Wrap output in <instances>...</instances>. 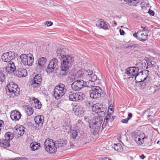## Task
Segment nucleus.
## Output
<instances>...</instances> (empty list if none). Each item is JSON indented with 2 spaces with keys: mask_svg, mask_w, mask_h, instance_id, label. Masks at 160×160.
Returning a JSON list of instances; mask_svg holds the SVG:
<instances>
[{
  "mask_svg": "<svg viewBox=\"0 0 160 160\" xmlns=\"http://www.w3.org/2000/svg\"><path fill=\"white\" fill-rule=\"evenodd\" d=\"M82 124L83 122L82 121L80 120H79L78 121V123L77 124V127H79L80 128L81 126L82 125Z\"/></svg>",
  "mask_w": 160,
  "mask_h": 160,
  "instance_id": "obj_46",
  "label": "nucleus"
},
{
  "mask_svg": "<svg viewBox=\"0 0 160 160\" xmlns=\"http://www.w3.org/2000/svg\"><path fill=\"white\" fill-rule=\"evenodd\" d=\"M61 71L60 72V75L62 77H64L68 74L69 67L65 66L64 67V66L62 65L61 66Z\"/></svg>",
  "mask_w": 160,
  "mask_h": 160,
  "instance_id": "obj_28",
  "label": "nucleus"
},
{
  "mask_svg": "<svg viewBox=\"0 0 160 160\" xmlns=\"http://www.w3.org/2000/svg\"><path fill=\"white\" fill-rule=\"evenodd\" d=\"M77 102L82 101L85 97V94L81 92H78Z\"/></svg>",
  "mask_w": 160,
  "mask_h": 160,
  "instance_id": "obj_37",
  "label": "nucleus"
},
{
  "mask_svg": "<svg viewBox=\"0 0 160 160\" xmlns=\"http://www.w3.org/2000/svg\"><path fill=\"white\" fill-rule=\"evenodd\" d=\"M7 88L8 92L7 93V94L10 97L14 98L15 96H18L19 94L20 89L18 86L15 84L13 82H11L8 84ZM6 91L7 89L6 88Z\"/></svg>",
  "mask_w": 160,
  "mask_h": 160,
  "instance_id": "obj_3",
  "label": "nucleus"
},
{
  "mask_svg": "<svg viewBox=\"0 0 160 160\" xmlns=\"http://www.w3.org/2000/svg\"><path fill=\"white\" fill-rule=\"evenodd\" d=\"M148 13L151 16H154V12L150 9L149 10Z\"/></svg>",
  "mask_w": 160,
  "mask_h": 160,
  "instance_id": "obj_50",
  "label": "nucleus"
},
{
  "mask_svg": "<svg viewBox=\"0 0 160 160\" xmlns=\"http://www.w3.org/2000/svg\"><path fill=\"white\" fill-rule=\"evenodd\" d=\"M40 147V143L35 142H32L30 144V147L32 151L37 150Z\"/></svg>",
  "mask_w": 160,
  "mask_h": 160,
  "instance_id": "obj_33",
  "label": "nucleus"
},
{
  "mask_svg": "<svg viewBox=\"0 0 160 160\" xmlns=\"http://www.w3.org/2000/svg\"><path fill=\"white\" fill-rule=\"evenodd\" d=\"M99 160H111L108 158H104L99 159Z\"/></svg>",
  "mask_w": 160,
  "mask_h": 160,
  "instance_id": "obj_58",
  "label": "nucleus"
},
{
  "mask_svg": "<svg viewBox=\"0 0 160 160\" xmlns=\"http://www.w3.org/2000/svg\"><path fill=\"white\" fill-rule=\"evenodd\" d=\"M114 24L115 25H117V23L115 21H114Z\"/></svg>",
  "mask_w": 160,
  "mask_h": 160,
  "instance_id": "obj_63",
  "label": "nucleus"
},
{
  "mask_svg": "<svg viewBox=\"0 0 160 160\" xmlns=\"http://www.w3.org/2000/svg\"><path fill=\"white\" fill-rule=\"evenodd\" d=\"M34 120L37 124L42 125L44 120V117L42 115H38L35 117Z\"/></svg>",
  "mask_w": 160,
  "mask_h": 160,
  "instance_id": "obj_26",
  "label": "nucleus"
},
{
  "mask_svg": "<svg viewBox=\"0 0 160 160\" xmlns=\"http://www.w3.org/2000/svg\"><path fill=\"white\" fill-rule=\"evenodd\" d=\"M160 89V82H158L157 85L151 86L149 89L148 92L152 93H154Z\"/></svg>",
  "mask_w": 160,
  "mask_h": 160,
  "instance_id": "obj_24",
  "label": "nucleus"
},
{
  "mask_svg": "<svg viewBox=\"0 0 160 160\" xmlns=\"http://www.w3.org/2000/svg\"><path fill=\"white\" fill-rule=\"evenodd\" d=\"M47 59L42 57L39 58L38 60V64L41 68H43L47 61Z\"/></svg>",
  "mask_w": 160,
  "mask_h": 160,
  "instance_id": "obj_29",
  "label": "nucleus"
},
{
  "mask_svg": "<svg viewBox=\"0 0 160 160\" xmlns=\"http://www.w3.org/2000/svg\"><path fill=\"white\" fill-rule=\"evenodd\" d=\"M73 110L75 115L79 117L83 115L85 110L84 108L82 106L77 105L74 106Z\"/></svg>",
  "mask_w": 160,
  "mask_h": 160,
  "instance_id": "obj_16",
  "label": "nucleus"
},
{
  "mask_svg": "<svg viewBox=\"0 0 160 160\" xmlns=\"http://www.w3.org/2000/svg\"><path fill=\"white\" fill-rule=\"evenodd\" d=\"M128 119L127 118L125 119H123L121 121V122L123 123H127L128 122Z\"/></svg>",
  "mask_w": 160,
  "mask_h": 160,
  "instance_id": "obj_53",
  "label": "nucleus"
},
{
  "mask_svg": "<svg viewBox=\"0 0 160 160\" xmlns=\"http://www.w3.org/2000/svg\"><path fill=\"white\" fill-rule=\"evenodd\" d=\"M141 28L143 29L142 31H146L147 32H148V27L145 26L144 25L141 26Z\"/></svg>",
  "mask_w": 160,
  "mask_h": 160,
  "instance_id": "obj_49",
  "label": "nucleus"
},
{
  "mask_svg": "<svg viewBox=\"0 0 160 160\" xmlns=\"http://www.w3.org/2000/svg\"><path fill=\"white\" fill-rule=\"evenodd\" d=\"M33 100L34 104L33 106L35 107L36 108L39 109L41 108L42 106V104L41 102L38 100L37 98H34Z\"/></svg>",
  "mask_w": 160,
  "mask_h": 160,
  "instance_id": "obj_36",
  "label": "nucleus"
},
{
  "mask_svg": "<svg viewBox=\"0 0 160 160\" xmlns=\"http://www.w3.org/2000/svg\"><path fill=\"white\" fill-rule=\"evenodd\" d=\"M45 148L46 150L50 154H52L56 152V148L55 141L52 139L48 138L44 142Z\"/></svg>",
  "mask_w": 160,
  "mask_h": 160,
  "instance_id": "obj_5",
  "label": "nucleus"
},
{
  "mask_svg": "<svg viewBox=\"0 0 160 160\" xmlns=\"http://www.w3.org/2000/svg\"><path fill=\"white\" fill-rule=\"evenodd\" d=\"M150 77H148L147 76L144 78L143 80L141 79L140 81H139L137 80L136 79V80H135L136 82L137 83L138 82H139L140 85L144 88L145 86H146L147 85H149L150 84L149 83V82L150 81Z\"/></svg>",
  "mask_w": 160,
  "mask_h": 160,
  "instance_id": "obj_23",
  "label": "nucleus"
},
{
  "mask_svg": "<svg viewBox=\"0 0 160 160\" xmlns=\"http://www.w3.org/2000/svg\"><path fill=\"white\" fill-rule=\"evenodd\" d=\"M14 138L13 133L11 132H7L4 135V138L9 140L10 142Z\"/></svg>",
  "mask_w": 160,
  "mask_h": 160,
  "instance_id": "obj_31",
  "label": "nucleus"
},
{
  "mask_svg": "<svg viewBox=\"0 0 160 160\" xmlns=\"http://www.w3.org/2000/svg\"><path fill=\"white\" fill-rule=\"evenodd\" d=\"M71 137L73 139H75L77 137L78 132L76 130H73L71 131Z\"/></svg>",
  "mask_w": 160,
  "mask_h": 160,
  "instance_id": "obj_43",
  "label": "nucleus"
},
{
  "mask_svg": "<svg viewBox=\"0 0 160 160\" xmlns=\"http://www.w3.org/2000/svg\"><path fill=\"white\" fill-rule=\"evenodd\" d=\"M61 65L68 67H71L73 62L74 61V58L71 55H65L60 59Z\"/></svg>",
  "mask_w": 160,
  "mask_h": 160,
  "instance_id": "obj_11",
  "label": "nucleus"
},
{
  "mask_svg": "<svg viewBox=\"0 0 160 160\" xmlns=\"http://www.w3.org/2000/svg\"><path fill=\"white\" fill-rule=\"evenodd\" d=\"M108 122L109 121L104 119V121L103 122V123H102V129H103L104 128H105L106 127L107 125V124L108 123Z\"/></svg>",
  "mask_w": 160,
  "mask_h": 160,
  "instance_id": "obj_44",
  "label": "nucleus"
},
{
  "mask_svg": "<svg viewBox=\"0 0 160 160\" xmlns=\"http://www.w3.org/2000/svg\"><path fill=\"white\" fill-rule=\"evenodd\" d=\"M141 135L140 134V132L138 131L134 132L132 135V137L133 138L134 140L136 138H137V137H138Z\"/></svg>",
  "mask_w": 160,
  "mask_h": 160,
  "instance_id": "obj_42",
  "label": "nucleus"
},
{
  "mask_svg": "<svg viewBox=\"0 0 160 160\" xmlns=\"http://www.w3.org/2000/svg\"><path fill=\"white\" fill-rule=\"evenodd\" d=\"M139 69L136 67H130L125 70V73L129 76V78H135L136 80L137 77L139 76L140 73L138 72Z\"/></svg>",
  "mask_w": 160,
  "mask_h": 160,
  "instance_id": "obj_9",
  "label": "nucleus"
},
{
  "mask_svg": "<svg viewBox=\"0 0 160 160\" xmlns=\"http://www.w3.org/2000/svg\"><path fill=\"white\" fill-rule=\"evenodd\" d=\"M20 58L21 62L25 66H31L32 65L34 62V58L33 55L31 54H22Z\"/></svg>",
  "mask_w": 160,
  "mask_h": 160,
  "instance_id": "obj_6",
  "label": "nucleus"
},
{
  "mask_svg": "<svg viewBox=\"0 0 160 160\" xmlns=\"http://www.w3.org/2000/svg\"><path fill=\"white\" fill-rule=\"evenodd\" d=\"M10 65H9L8 68H10L11 71L13 72L14 71H16L17 68H16L13 62L12 61L10 62L9 63Z\"/></svg>",
  "mask_w": 160,
  "mask_h": 160,
  "instance_id": "obj_41",
  "label": "nucleus"
},
{
  "mask_svg": "<svg viewBox=\"0 0 160 160\" xmlns=\"http://www.w3.org/2000/svg\"><path fill=\"white\" fill-rule=\"evenodd\" d=\"M107 110V108L104 105L99 103L94 104L92 107L93 112L97 113L100 117H104L105 116Z\"/></svg>",
  "mask_w": 160,
  "mask_h": 160,
  "instance_id": "obj_4",
  "label": "nucleus"
},
{
  "mask_svg": "<svg viewBox=\"0 0 160 160\" xmlns=\"http://www.w3.org/2000/svg\"><path fill=\"white\" fill-rule=\"evenodd\" d=\"M10 145V142L9 140L3 138L0 141V146L1 147L6 148L9 147Z\"/></svg>",
  "mask_w": 160,
  "mask_h": 160,
  "instance_id": "obj_25",
  "label": "nucleus"
},
{
  "mask_svg": "<svg viewBox=\"0 0 160 160\" xmlns=\"http://www.w3.org/2000/svg\"><path fill=\"white\" fill-rule=\"evenodd\" d=\"M15 134L22 136L25 132L24 128L22 126H16L13 129Z\"/></svg>",
  "mask_w": 160,
  "mask_h": 160,
  "instance_id": "obj_21",
  "label": "nucleus"
},
{
  "mask_svg": "<svg viewBox=\"0 0 160 160\" xmlns=\"http://www.w3.org/2000/svg\"><path fill=\"white\" fill-rule=\"evenodd\" d=\"M17 55V54L16 53L14 52H7L4 53L1 57V58L2 61L6 62H11V60L15 58V56Z\"/></svg>",
  "mask_w": 160,
  "mask_h": 160,
  "instance_id": "obj_14",
  "label": "nucleus"
},
{
  "mask_svg": "<svg viewBox=\"0 0 160 160\" xmlns=\"http://www.w3.org/2000/svg\"><path fill=\"white\" fill-rule=\"evenodd\" d=\"M139 45L138 44H134L133 45H131L129 46V48H135L138 47Z\"/></svg>",
  "mask_w": 160,
  "mask_h": 160,
  "instance_id": "obj_52",
  "label": "nucleus"
},
{
  "mask_svg": "<svg viewBox=\"0 0 160 160\" xmlns=\"http://www.w3.org/2000/svg\"><path fill=\"white\" fill-rule=\"evenodd\" d=\"M96 26L97 27L100 28L105 30L109 29L108 25L102 19H100L98 20L96 23Z\"/></svg>",
  "mask_w": 160,
  "mask_h": 160,
  "instance_id": "obj_22",
  "label": "nucleus"
},
{
  "mask_svg": "<svg viewBox=\"0 0 160 160\" xmlns=\"http://www.w3.org/2000/svg\"><path fill=\"white\" fill-rule=\"evenodd\" d=\"M132 116V113H129L128 114L127 118L128 119V120L131 118Z\"/></svg>",
  "mask_w": 160,
  "mask_h": 160,
  "instance_id": "obj_56",
  "label": "nucleus"
},
{
  "mask_svg": "<svg viewBox=\"0 0 160 160\" xmlns=\"http://www.w3.org/2000/svg\"><path fill=\"white\" fill-rule=\"evenodd\" d=\"M140 158L142 159H144L145 158V156L143 154H142L141 156H140Z\"/></svg>",
  "mask_w": 160,
  "mask_h": 160,
  "instance_id": "obj_59",
  "label": "nucleus"
},
{
  "mask_svg": "<svg viewBox=\"0 0 160 160\" xmlns=\"http://www.w3.org/2000/svg\"><path fill=\"white\" fill-rule=\"evenodd\" d=\"M21 157L20 158H19V157H17L16 158V159H17V160H21Z\"/></svg>",
  "mask_w": 160,
  "mask_h": 160,
  "instance_id": "obj_62",
  "label": "nucleus"
},
{
  "mask_svg": "<svg viewBox=\"0 0 160 160\" xmlns=\"http://www.w3.org/2000/svg\"><path fill=\"white\" fill-rule=\"evenodd\" d=\"M78 92H69L68 93L69 100L73 102H77Z\"/></svg>",
  "mask_w": 160,
  "mask_h": 160,
  "instance_id": "obj_27",
  "label": "nucleus"
},
{
  "mask_svg": "<svg viewBox=\"0 0 160 160\" xmlns=\"http://www.w3.org/2000/svg\"><path fill=\"white\" fill-rule=\"evenodd\" d=\"M119 32L120 34L121 35H124L125 33L124 31L123 30H122L121 29H119Z\"/></svg>",
  "mask_w": 160,
  "mask_h": 160,
  "instance_id": "obj_55",
  "label": "nucleus"
},
{
  "mask_svg": "<svg viewBox=\"0 0 160 160\" xmlns=\"http://www.w3.org/2000/svg\"><path fill=\"white\" fill-rule=\"evenodd\" d=\"M76 75L79 77H82L86 79H90L92 78L89 76L92 75V79L96 78V74L93 73L92 70L89 69L86 70L84 69H82L78 71L76 73Z\"/></svg>",
  "mask_w": 160,
  "mask_h": 160,
  "instance_id": "obj_7",
  "label": "nucleus"
},
{
  "mask_svg": "<svg viewBox=\"0 0 160 160\" xmlns=\"http://www.w3.org/2000/svg\"><path fill=\"white\" fill-rule=\"evenodd\" d=\"M45 24L49 27L52 26L53 24V23L51 21H47L46 22Z\"/></svg>",
  "mask_w": 160,
  "mask_h": 160,
  "instance_id": "obj_51",
  "label": "nucleus"
},
{
  "mask_svg": "<svg viewBox=\"0 0 160 160\" xmlns=\"http://www.w3.org/2000/svg\"><path fill=\"white\" fill-rule=\"evenodd\" d=\"M5 72L4 71L0 70V82H3L5 78Z\"/></svg>",
  "mask_w": 160,
  "mask_h": 160,
  "instance_id": "obj_40",
  "label": "nucleus"
},
{
  "mask_svg": "<svg viewBox=\"0 0 160 160\" xmlns=\"http://www.w3.org/2000/svg\"><path fill=\"white\" fill-rule=\"evenodd\" d=\"M62 127H63V128L65 130H69L70 128L68 126V124H66L65 125H63Z\"/></svg>",
  "mask_w": 160,
  "mask_h": 160,
  "instance_id": "obj_47",
  "label": "nucleus"
},
{
  "mask_svg": "<svg viewBox=\"0 0 160 160\" xmlns=\"http://www.w3.org/2000/svg\"><path fill=\"white\" fill-rule=\"evenodd\" d=\"M110 115L109 114H108L104 119L109 122V120L110 119V117H111V115L112 114V112H110Z\"/></svg>",
  "mask_w": 160,
  "mask_h": 160,
  "instance_id": "obj_48",
  "label": "nucleus"
},
{
  "mask_svg": "<svg viewBox=\"0 0 160 160\" xmlns=\"http://www.w3.org/2000/svg\"><path fill=\"white\" fill-rule=\"evenodd\" d=\"M68 141L65 139L60 138L55 141L56 151L58 148L64 147L67 144Z\"/></svg>",
  "mask_w": 160,
  "mask_h": 160,
  "instance_id": "obj_18",
  "label": "nucleus"
},
{
  "mask_svg": "<svg viewBox=\"0 0 160 160\" xmlns=\"http://www.w3.org/2000/svg\"><path fill=\"white\" fill-rule=\"evenodd\" d=\"M150 116H151V115H148L147 116V118H149L150 117Z\"/></svg>",
  "mask_w": 160,
  "mask_h": 160,
  "instance_id": "obj_64",
  "label": "nucleus"
},
{
  "mask_svg": "<svg viewBox=\"0 0 160 160\" xmlns=\"http://www.w3.org/2000/svg\"><path fill=\"white\" fill-rule=\"evenodd\" d=\"M149 72V71L148 70H144L143 71H141L139 72V73H142V75L143 74H145L146 75H147V76H148V73Z\"/></svg>",
  "mask_w": 160,
  "mask_h": 160,
  "instance_id": "obj_45",
  "label": "nucleus"
},
{
  "mask_svg": "<svg viewBox=\"0 0 160 160\" xmlns=\"http://www.w3.org/2000/svg\"><path fill=\"white\" fill-rule=\"evenodd\" d=\"M72 146H73V144L72 143L70 142V145L69 146L71 147H72Z\"/></svg>",
  "mask_w": 160,
  "mask_h": 160,
  "instance_id": "obj_61",
  "label": "nucleus"
},
{
  "mask_svg": "<svg viewBox=\"0 0 160 160\" xmlns=\"http://www.w3.org/2000/svg\"><path fill=\"white\" fill-rule=\"evenodd\" d=\"M112 147L115 150L118 152H120L122 150V147L120 143L114 144Z\"/></svg>",
  "mask_w": 160,
  "mask_h": 160,
  "instance_id": "obj_38",
  "label": "nucleus"
},
{
  "mask_svg": "<svg viewBox=\"0 0 160 160\" xmlns=\"http://www.w3.org/2000/svg\"><path fill=\"white\" fill-rule=\"evenodd\" d=\"M25 109L27 114L28 115L30 116L33 114L34 111L33 109L29 105H26L25 106Z\"/></svg>",
  "mask_w": 160,
  "mask_h": 160,
  "instance_id": "obj_34",
  "label": "nucleus"
},
{
  "mask_svg": "<svg viewBox=\"0 0 160 160\" xmlns=\"http://www.w3.org/2000/svg\"><path fill=\"white\" fill-rule=\"evenodd\" d=\"M21 115L18 111L15 110L11 112L10 117L13 121H18L20 119Z\"/></svg>",
  "mask_w": 160,
  "mask_h": 160,
  "instance_id": "obj_19",
  "label": "nucleus"
},
{
  "mask_svg": "<svg viewBox=\"0 0 160 160\" xmlns=\"http://www.w3.org/2000/svg\"><path fill=\"white\" fill-rule=\"evenodd\" d=\"M133 36L138 40L142 42L147 40L148 39V35L146 33H144L142 32L140 34L138 32H135L133 34Z\"/></svg>",
  "mask_w": 160,
  "mask_h": 160,
  "instance_id": "obj_17",
  "label": "nucleus"
},
{
  "mask_svg": "<svg viewBox=\"0 0 160 160\" xmlns=\"http://www.w3.org/2000/svg\"><path fill=\"white\" fill-rule=\"evenodd\" d=\"M140 63L143 65V67H144L145 68V67L146 63L144 61H141Z\"/></svg>",
  "mask_w": 160,
  "mask_h": 160,
  "instance_id": "obj_57",
  "label": "nucleus"
},
{
  "mask_svg": "<svg viewBox=\"0 0 160 160\" xmlns=\"http://www.w3.org/2000/svg\"><path fill=\"white\" fill-rule=\"evenodd\" d=\"M64 54V51L63 48L61 49L59 48L57 49L56 53V56L57 57L61 59V58H62L65 55Z\"/></svg>",
  "mask_w": 160,
  "mask_h": 160,
  "instance_id": "obj_30",
  "label": "nucleus"
},
{
  "mask_svg": "<svg viewBox=\"0 0 160 160\" xmlns=\"http://www.w3.org/2000/svg\"><path fill=\"white\" fill-rule=\"evenodd\" d=\"M125 2H127L128 5L130 6H136L139 3V0H124Z\"/></svg>",
  "mask_w": 160,
  "mask_h": 160,
  "instance_id": "obj_35",
  "label": "nucleus"
},
{
  "mask_svg": "<svg viewBox=\"0 0 160 160\" xmlns=\"http://www.w3.org/2000/svg\"><path fill=\"white\" fill-rule=\"evenodd\" d=\"M92 78L90 79H87V80H88V81L87 82L85 81V87H92L93 88L95 87L94 85H95L94 82H95L97 84H99L100 82V80L99 78L98 79L97 77V75H96V78L95 79L93 80L92 79V75H90L89 76Z\"/></svg>",
  "mask_w": 160,
  "mask_h": 160,
  "instance_id": "obj_15",
  "label": "nucleus"
},
{
  "mask_svg": "<svg viewBox=\"0 0 160 160\" xmlns=\"http://www.w3.org/2000/svg\"><path fill=\"white\" fill-rule=\"evenodd\" d=\"M67 90L65 85L60 83L55 87L53 91V96L56 99L58 100L65 94Z\"/></svg>",
  "mask_w": 160,
  "mask_h": 160,
  "instance_id": "obj_2",
  "label": "nucleus"
},
{
  "mask_svg": "<svg viewBox=\"0 0 160 160\" xmlns=\"http://www.w3.org/2000/svg\"><path fill=\"white\" fill-rule=\"evenodd\" d=\"M145 135H143V137L142 135H141L138 137H137L134 140L139 145H141L143 144L144 142V139L145 138Z\"/></svg>",
  "mask_w": 160,
  "mask_h": 160,
  "instance_id": "obj_32",
  "label": "nucleus"
},
{
  "mask_svg": "<svg viewBox=\"0 0 160 160\" xmlns=\"http://www.w3.org/2000/svg\"><path fill=\"white\" fill-rule=\"evenodd\" d=\"M148 120H150V122H151V123H154V122H155V121H151V120H150V119H148Z\"/></svg>",
  "mask_w": 160,
  "mask_h": 160,
  "instance_id": "obj_60",
  "label": "nucleus"
},
{
  "mask_svg": "<svg viewBox=\"0 0 160 160\" xmlns=\"http://www.w3.org/2000/svg\"><path fill=\"white\" fill-rule=\"evenodd\" d=\"M116 117L114 116H112V117H110V119L109 120V122H112L115 118Z\"/></svg>",
  "mask_w": 160,
  "mask_h": 160,
  "instance_id": "obj_54",
  "label": "nucleus"
},
{
  "mask_svg": "<svg viewBox=\"0 0 160 160\" xmlns=\"http://www.w3.org/2000/svg\"><path fill=\"white\" fill-rule=\"evenodd\" d=\"M145 60L147 63V65L151 68H155V66L152 62V60L148 58H145Z\"/></svg>",
  "mask_w": 160,
  "mask_h": 160,
  "instance_id": "obj_39",
  "label": "nucleus"
},
{
  "mask_svg": "<svg viewBox=\"0 0 160 160\" xmlns=\"http://www.w3.org/2000/svg\"><path fill=\"white\" fill-rule=\"evenodd\" d=\"M103 91L99 87L96 86L92 88L89 91L90 96L93 99L98 98L103 94Z\"/></svg>",
  "mask_w": 160,
  "mask_h": 160,
  "instance_id": "obj_10",
  "label": "nucleus"
},
{
  "mask_svg": "<svg viewBox=\"0 0 160 160\" xmlns=\"http://www.w3.org/2000/svg\"><path fill=\"white\" fill-rule=\"evenodd\" d=\"M85 81L82 80H77L71 84V87L74 91H79L85 87Z\"/></svg>",
  "mask_w": 160,
  "mask_h": 160,
  "instance_id": "obj_13",
  "label": "nucleus"
},
{
  "mask_svg": "<svg viewBox=\"0 0 160 160\" xmlns=\"http://www.w3.org/2000/svg\"><path fill=\"white\" fill-rule=\"evenodd\" d=\"M42 78L41 74H38L36 75L33 78L32 83L30 85L31 88H32L34 89L39 88L41 83Z\"/></svg>",
  "mask_w": 160,
  "mask_h": 160,
  "instance_id": "obj_12",
  "label": "nucleus"
},
{
  "mask_svg": "<svg viewBox=\"0 0 160 160\" xmlns=\"http://www.w3.org/2000/svg\"><path fill=\"white\" fill-rule=\"evenodd\" d=\"M102 121V119L100 116L93 117V120L89 125L91 131L93 134L95 135L99 132Z\"/></svg>",
  "mask_w": 160,
  "mask_h": 160,
  "instance_id": "obj_1",
  "label": "nucleus"
},
{
  "mask_svg": "<svg viewBox=\"0 0 160 160\" xmlns=\"http://www.w3.org/2000/svg\"><path fill=\"white\" fill-rule=\"evenodd\" d=\"M58 61L55 58H53L49 62L48 65L46 69L47 73L48 74L55 71L58 68Z\"/></svg>",
  "mask_w": 160,
  "mask_h": 160,
  "instance_id": "obj_8",
  "label": "nucleus"
},
{
  "mask_svg": "<svg viewBox=\"0 0 160 160\" xmlns=\"http://www.w3.org/2000/svg\"><path fill=\"white\" fill-rule=\"evenodd\" d=\"M15 73L17 76L20 78L25 77L27 75V70L23 68H17Z\"/></svg>",
  "mask_w": 160,
  "mask_h": 160,
  "instance_id": "obj_20",
  "label": "nucleus"
}]
</instances>
